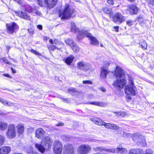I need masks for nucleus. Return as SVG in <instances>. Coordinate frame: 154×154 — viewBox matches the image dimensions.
Masks as SVG:
<instances>
[{
    "instance_id": "obj_54",
    "label": "nucleus",
    "mask_w": 154,
    "mask_h": 154,
    "mask_svg": "<svg viewBox=\"0 0 154 154\" xmlns=\"http://www.w3.org/2000/svg\"><path fill=\"white\" fill-rule=\"evenodd\" d=\"M7 114V113H5V112H2V111L0 110V115H6Z\"/></svg>"
},
{
    "instance_id": "obj_52",
    "label": "nucleus",
    "mask_w": 154,
    "mask_h": 154,
    "mask_svg": "<svg viewBox=\"0 0 154 154\" xmlns=\"http://www.w3.org/2000/svg\"><path fill=\"white\" fill-rule=\"evenodd\" d=\"M130 95H127L126 97V98L128 100H130L131 99L132 97L131 96H130Z\"/></svg>"
},
{
    "instance_id": "obj_1",
    "label": "nucleus",
    "mask_w": 154,
    "mask_h": 154,
    "mask_svg": "<svg viewBox=\"0 0 154 154\" xmlns=\"http://www.w3.org/2000/svg\"><path fill=\"white\" fill-rule=\"evenodd\" d=\"M124 74L123 70L120 67L116 66L115 75L116 76V80L114 82L113 85L117 88L123 87L126 83L125 80L122 77Z\"/></svg>"
},
{
    "instance_id": "obj_61",
    "label": "nucleus",
    "mask_w": 154,
    "mask_h": 154,
    "mask_svg": "<svg viewBox=\"0 0 154 154\" xmlns=\"http://www.w3.org/2000/svg\"><path fill=\"white\" fill-rule=\"evenodd\" d=\"M6 58H5V57H2L1 58L0 60H3L4 61L5 60Z\"/></svg>"
},
{
    "instance_id": "obj_43",
    "label": "nucleus",
    "mask_w": 154,
    "mask_h": 154,
    "mask_svg": "<svg viewBox=\"0 0 154 154\" xmlns=\"http://www.w3.org/2000/svg\"><path fill=\"white\" fill-rule=\"evenodd\" d=\"M83 83L84 84H92V82L91 81L88 80L83 81Z\"/></svg>"
},
{
    "instance_id": "obj_57",
    "label": "nucleus",
    "mask_w": 154,
    "mask_h": 154,
    "mask_svg": "<svg viewBox=\"0 0 154 154\" xmlns=\"http://www.w3.org/2000/svg\"><path fill=\"white\" fill-rule=\"evenodd\" d=\"M35 14L37 15H39V16H40L41 14V13L38 10L37 11Z\"/></svg>"
},
{
    "instance_id": "obj_59",
    "label": "nucleus",
    "mask_w": 154,
    "mask_h": 154,
    "mask_svg": "<svg viewBox=\"0 0 154 154\" xmlns=\"http://www.w3.org/2000/svg\"><path fill=\"white\" fill-rule=\"evenodd\" d=\"M11 69L12 70V72L13 73H15L16 72V71L12 67L11 68Z\"/></svg>"
},
{
    "instance_id": "obj_47",
    "label": "nucleus",
    "mask_w": 154,
    "mask_h": 154,
    "mask_svg": "<svg viewBox=\"0 0 154 154\" xmlns=\"http://www.w3.org/2000/svg\"><path fill=\"white\" fill-rule=\"evenodd\" d=\"M107 2L108 4L110 5L113 4V0H107Z\"/></svg>"
},
{
    "instance_id": "obj_56",
    "label": "nucleus",
    "mask_w": 154,
    "mask_h": 154,
    "mask_svg": "<svg viewBox=\"0 0 154 154\" xmlns=\"http://www.w3.org/2000/svg\"><path fill=\"white\" fill-rule=\"evenodd\" d=\"M4 62H5L6 63L8 64L9 65H10L11 64V63L9 62L6 59H5Z\"/></svg>"
},
{
    "instance_id": "obj_9",
    "label": "nucleus",
    "mask_w": 154,
    "mask_h": 154,
    "mask_svg": "<svg viewBox=\"0 0 154 154\" xmlns=\"http://www.w3.org/2000/svg\"><path fill=\"white\" fill-rule=\"evenodd\" d=\"M6 26L7 32L10 34H13L19 29V26L14 22L6 24Z\"/></svg>"
},
{
    "instance_id": "obj_36",
    "label": "nucleus",
    "mask_w": 154,
    "mask_h": 154,
    "mask_svg": "<svg viewBox=\"0 0 154 154\" xmlns=\"http://www.w3.org/2000/svg\"><path fill=\"white\" fill-rule=\"evenodd\" d=\"M105 151H106L108 152H111L112 153H115L116 151L115 148L107 149L105 148Z\"/></svg>"
},
{
    "instance_id": "obj_2",
    "label": "nucleus",
    "mask_w": 154,
    "mask_h": 154,
    "mask_svg": "<svg viewBox=\"0 0 154 154\" xmlns=\"http://www.w3.org/2000/svg\"><path fill=\"white\" fill-rule=\"evenodd\" d=\"M53 140L50 137L47 136L42 141V144L35 143V147L41 153H44L45 150L50 149L52 145Z\"/></svg>"
},
{
    "instance_id": "obj_6",
    "label": "nucleus",
    "mask_w": 154,
    "mask_h": 154,
    "mask_svg": "<svg viewBox=\"0 0 154 154\" xmlns=\"http://www.w3.org/2000/svg\"><path fill=\"white\" fill-rule=\"evenodd\" d=\"M16 132L15 125L13 124H10L8 127L6 132V136L7 138L12 139L16 136Z\"/></svg>"
},
{
    "instance_id": "obj_29",
    "label": "nucleus",
    "mask_w": 154,
    "mask_h": 154,
    "mask_svg": "<svg viewBox=\"0 0 154 154\" xmlns=\"http://www.w3.org/2000/svg\"><path fill=\"white\" fill-rule=\"evenodd\" d=\"M67 91L66 92L71 93L73 95L77 93L76 89L72 88L68 89Z\"/></svg>"
},
{
    "instance_id": "obj_55",
    "label": "nucleus",
    "mask_w": 154,
    "mask_h": 154,
    "mask_svg": "<svg viewBox=\"0 0 154 154\" xmlns=\"http://www.w3.org/2000/svg\"><path fill=\"white\" fill-rule=\"evenodd\" d=\"M37 28L40 30H42V26L41 25H38L37 26Z\"/></svg>"
},
{
    "instance_id": "obj_18",
    "label": "nucleus",
    "mask_w": 154,
    "mask_h": 154,
    "mask_svg": "<svg viewBox=\"0 0 154 154\" xmlns=\"http://www.w3.org/2000/svg\"><path fill=\"white\" fill-rule=\"evenodd\" d=\"M71 27L70 28V30L71 32H78V34L77 35V38L79 40H80L78 38V36L79 35L80 32H84L85 31L83 30H82L81 31H79V29L77 27L75 23L73 22H71Z\"/></svg>"
},
{
    "instance_id": "obj_58",
    "label": "nucleus",
    "mask_w": 154,
    "mask_h": 154,
    "mask_svg": "<svg viewBox=\"0 0 154 154\" xmlns=\"http://www.w3.org/2000/svg\"><path fill=\"white\" fill-rule=\"evenodd\" d=\"M3 75L5 76L8 77V78H11V77L10 76V75L8 74H4Z\"/></svg>"
},
{
    "instance_id": "obj_63",
    "label": "nucleus",
    "mask_w": 154,
    "mask_h": 154,
    "mask_svg": "<svg viewBox=\"0 0 154 154\" xmlns=\"http://www.w3.org/2000/svg\"><path fill=\"white\" fill-rule=\"evenodd\" d=\"M11 59H12V60L13 61H14V62H16V60L14 59H12V58Z\"/></svg>"
},
{
    "instance_id": "obj_23",
    "label": "nucleus",
    "mask_w": 154,
    "mask_h": 154,
    "mask_svg": "<svg viewBox=\"0 0 154 154\" xmlns=\"http://www.w3.org/2000/svg\"><path fill=\"white\" fill-rule=\"evenodd\" d=\"M18 15L21 18L29 20H30V16L26 12L22 11H20L18 13Z\"/></svg>"
},
{
    "instance_id": "obj_34",
    "label": "nucleus",
    "mask_w": 154,
    "mask_h": 154,
    "mask_svg": "<svg viewBox=\"0 0 154 154\" xmlns=\"http://www.w3.org/2000/svg\"><path fill=\"white\" fill-rule=\"evenodd\" d=\"M102 10L104 13L107 14H109L111 12V9L107 7L104 8Z\"/></svg>"
},
{
    "instance_id": "obj_49",
    "label": "nucleus",
    "mask_w": 154,
    "mask_h": 154,
    "mask_svg": "<svg viewBox=\"0 0 154 154\" xmlns=\"http://www.w3.org/2000/svg\"><path fill=\"white\" fill-rule=\"evenodd\" d=\"M113 28L114 31L116 32H118L119 31V27L118 26H114Z\"/></svg>"
},
{
    "instance_id": "obj_27",
    "label": "nucleus",
    "mask_w": 154,
    "mask_h": 154,
    "mask_svg": "<svg viewBox=\"0 0 154 154\" xmlns=\"http://www.w3.org/2000/svg\"><path fill=\"white\" fill-rule=\"evenodd\" d=\"M0 102L3 105L8 106H11L13 105V103L9 102L7 101L4 100V99L0 98Z\"/></svg>"
},
{
    "instance_id": "obj_17",
    "label": "nucleus",
    "mask_w": 154,
    "mask_h": 154,
    "mask_svg": "<svg viewBox=\"0 0 154 154\" xmlns=\"http://www.w3.org/2000/svg\"><path fill=\"white\" fill-rule=\"evenodd\" d=\"M45 134V131L41 128L37 129L35 132V136L38 139H42Z\"/></svg>"
},
{
    "instance_id": "obj_12",
    "label": "nucleus",
    "mask_w": 154,
    "mask_h": 154,
    "mask_svg": "<svg viewBox=\"0 0 154 154\" xmlns=\"http://www.w3.org/2000/svg\"><path fill=\"white\" fill-rule=\"evenodd\" d=\"M112 19L115 23H118L120 24L125 21V17L121 13L117 12L113 15Z\"/></svg>"
},
{
    "instance_id": "obj_31",
    "label": "nucleus",
    "mask_w": 154,
    "mask_h": 154,
    "mask_svg": "<svg viewBox=\"0 0 154 154\" xmlns=\"http://www.w3.org/2000/svg\"><path fill=\"white\" fill-rule=\"evenodd\" d=\"M140 45L141 48L143 50H146L147 48V44L146 41L145 40H143L141 42Z\"/></svg>"
},
{
    "instance_id": "obj_38",
    "label": "nucleus",
    "mask_w": 154,
    "mask_h": 154,
    "mask_svg": "<svg viewBox=\"0 0 154 154\" xmlns=\"http://www.w3.org/2000/svg\"><path fill=\"white\" fill-rule=\"evenodd\" d=\"M152 150L149 149H147L145 151V154H152Z\"/></svg>"
},
{
    "instance_id": "obj_60",
    "label": "nucleus",
    "mask_w": 154,
    "mask_h": 154,
    "mask_svg": "<svg viewBox=\"0 0 154 154\" xmlns=\"http://www.w3.org/2000/svg\"><path fill=\"white\" fill-rule=\"evenodd\" d=\"M49 42H50V43H51V44H53V40L52 39H50L49 40Z\"/></svg>"
},
{
    "instance_id": "obj_14",
    "label": "nucleus",
    "mask_w": 154,
    "mask_h": 154,
    "mask_svg": "<svg viewBox=\"0 0 154 154\" xmlns=\"http://www.w3.org/2000/svg\"><path fill=\"white\" fill-rule=\"evenodd\" d=\"M93 122L95 124L99 125H103L107 129H112V124L106 123L98 119H94Z\"/></svg>"
},
{
    "instance_id": "obj_39",
    "label": "nucleus",
    "mask_w": 154,
    "mask_h": 154,
    "mask_svg": "<svg viewBox=\"0 0 154 154\" xmlns=\"http://www.w3.org/2000/svg\"><path fill=\"white\" fill-rule=\"evenodd\" d=\"M119 128V127L116 124H112V129L115 130H118Z\"/></svg>"
},
{
    "instance_id": "obj_3",
    "label": "nucleus",
    "mask_w": 154,
    "mask_h": 154,
    "mask_svg": "<svg viewBox=\"0 0 154 154\" xmlns=\"http://www.w3.org/2000/svg\"><path fill=\"white\" fill-rule=\"evenodd\" d=\"M85 36L88 38L91 41V44L95 46L98 45V41L95 37L92 36L91 34L88 33L86 31H85L84 32H80L79 35L78 36V38L79 39H82Z\"/></svg>"
},
{
    "instance_id": "obj_64",
    "label": "nucleus",
    "mask_w": 154,
    "mask_h": 154,
    "mask_svg": "<svg viewBox=\"0 0 154 154\" xmlns=\"http://www.w3.org/2000/svg\"><path fill=\"white\" fill-rule=\"evenodd\" d=\"M13 154H22V153H15Z\"/></svg>"
},
{
    "instance_id": "obj_7",
    "label": "nucleus",
    "mask_w": 154,
    "mask_h": 154,
    "mask_svg": "<svg viewBox=\"0 0 154 154\" xmlns=\"http://www.w3.org/2000/svg\"><path fill=\"white\" fill-rule=\"evenodd\" d=\"M45 5L48 8H51L55 6L57 2V0H44ZM38 4L40 6H43V0H37Z\"/></svg>"
},
{
    "instance_id": "obj_10",
    "label": "nucleus",
    "mask_w": 154,
    "mask_h": 154,
    "mask_svg": "<svg viewBox=\"0 0 154 154\" xmlns=\"http://www.w3.org/2000/svg\"><path fill=\"white\" fill-rule=\"evenodd\" d=\"M53 146L54 152L56 154H61L62 150V145L61 143L58 140H55Z\"/></svg>"
},
{
    "instance_id": "obj_5",
    "label": "nucleus",
    "mask_w": 154,
    "mask_h": 154,
    "mask_svg": "<svg viewBox=\"0 0 154 154\" xmlns=\"http://www.w3.org/2000/svg\"><path fill=\"white\" fill-rule=\"evenodd\" d=\"M74 11V10L73 9L70 8L67 5L63 11L60 13V17H61L62 19H67L71 16V15L73 13Z\"/></svg>"
},
{
    "instance_id": "obj_51",
    "label": "nucleus",
    "mask_w": 154,
    "mask_h": 154,
    "mask_svg": "<svg viewBox=\"0 0 154 154\" xmlns=\"http://www.w3.org/2000/svg\"><path fill=\"white\" fill-rule=\"evenodd\" d=\"M64 124L62 123L59 122L58 124L56 125L57 126H63Z\"/></svg>"
},
{
    "instance_id": "obj_46",
    "label": "nucleus",
    "mask_w": 154,
    "mask_h": 154,
    "mask_svg": "<svg viewBox=\"0 0 154 154\" xmlns=\"http://www.w3.org/2000/svg\"><path fill=\"white\" fill-rule=\"evenodd\" d=\"M150 4L154 5V0H146Z\"/></svg>"
},
{
    "instance_id": "obj_8",
    "label": "nucleus",
    "mask_w": 154,
    "mask_h": 154,
    "mask_svg": "<svg viewBox=\"0 0 154 154\" xmlns=\"http://www.w3.org/2000/svg\"><path fill=\"white\" fill-rule=\"evenodd\" d=\"M91 149L90 146L88 145H82L78 147V154H87L89 152Z\"/></svg>"
},
{
    "instance_id": "obj_40",
    "label": "nucleus",
    "mask_w": 154,
    "mask_h": 154,
    "mask_svg": "<svg viewBox=\"0 0 154 154\" xmlns=\"http://www.w3.org/2000/svg\"><path fill=\"white\" fill-rule=\"evenodd\" d=\"M131 134L129 133H127L125 132H123V134H122V136L124 137H130Z\"/></svg>"
},
{
    "instance_id": "obj_26",
    "label": "nucleus",
    "mask_w": 154,
    "mask_h": 154,
    "mask_svg": "<svg viewBox=\"0 0 154 154\" xmlns=\"http://www.w3.org/2000/svg\"><path fill=\"white\" fill-rule=\"evenodd\" d=\"M74 57L72 55L66 57L65 60V63L68 65H70L74 59Z\"/></svg>"
},
{
    "instance_id": "obj_13",
    "label": "nucleus",
    "mask_w": 154,
    "mask_h": 154,
    "mask_svg": "<svg viewBox=\"0 0 154 154\" xmlns=\"http://www.w3.org/2000/svg\"><path fill=\"white\" fill-rule=\"evenodd\" d=\"M132 139L138 145L145 142V140L144 137L141 135L137 134H134L133 135Z\"/></svg>"
},
{
    "instance_id": "obj_42",
    "label": "nucleus",
    "mask_w": 154,
    "mask_h": 154,
    "mask_svg": "<svg viewBox=\"0 0 154 154\" xmlns=\"http://www.w3.org/2000/svg\"><path fill=\"white\" fill-rule=\"evenodd\" d=\"M118 115L122 117H124L125 115V113L124 112H118Z\"/></svg>"
},
{
    "instance_id": "obj_33",
    "label": "nucleus",
    "mask_w": 154,
    "mask_h": 154,
    "mask_svg": "<svg viewBox=\"0 0 154 154\" xmlns=\"http://www.w3.org/2000/svg\"><path fill=\"white\" fill-rule=\"evenodd\" d=\"M73 51L75 52H77L79 51L80 48L79 46L75 43V45H73L71 47Z\"/></svg>"
},
{
    "instance_id": "obj_41",
    "label": "nucleus",
    "mask_w": 154,
    "mask_h": 154,
    "mask_svg": "<svg viewBox=\"0 0 154 154\" xmlns=\"http://www.w3.org/2000/svg\"><path fill=\"white\" fill-rule=\"evenodd\" d=\"M48 48L50 50H54L56 48V47L53 45H50L48 46Z\"/></svg>"
},
{
    "instance_id": "obj_45",
    "label": "nucleus",
    "mask_w": 154,
    "mask_h": 154,
    "mask_svg": "<svg viewBox=\"0 0 154 154\" xmlns=\"http://www.w3.org/2000/svg\"><path fill=\"white\" fill-rule=\"evenodd\" d=\"M127 24L129 26H131L133 25V22L131 20H128L127 21Z\"/></svg>"
},
{
    "instance_id": "obj_15",
    "label": "nucleus",
    "mask_w": 154,
    "mask_h": 154,
    "mask_svg": "<svg viewBox=\"0 0 154 154\" xmlns=\"http://www.w3.org/2000/svg\"><path fill=\"white\" fill-rule=\"evenodd\" d=\"M77 68L80 69L87 71L90 68L89 63L84 61H80L77 64Z\"/></svg>"
},
{
    "instance_id": "obj_48",
    "label": "nucleus",
    "mask_w": 154,
    "mask_h": 154,
    "mask_svg": "<svg viewBox=\"0 0 154 154\" xmlns=\"http://www.w3.org/2000/svg\"><path fill=\"white\" fill-rule=\"evenodd\" d=\"M37 10L36 9L33 8L31 9V11H30V12L35 13Z\"/></svg>"
},
{
    "instance_id": "obj_62",
    "label": "nucleus",
    "mask_w": 154,
    "mask_h": 154,
    "mask_svg": "<svg viewBox=\"0 0 154 154\" xmlns=\"http://www.w3.org/2000/svg\"><path fill=\"white\" fill-rule=\"evenodd\" d=\"M29 32L30 33V34H32L33 33V32L32 31H29V30H28Z\"/></svg>"
},
{
    "instance_id": "obj_50",
    "label": "nucleus",
    "mask_w": 154,
    "mask_h": 154,
    "mask_svg": "<svg viewBox=\"0 0 154 154\" xmlns=\"http://www.w3.org/2000/svg\"><path fill=\"white\" fill-rule=\"evenodd\" d=\"M31 150L32 151V152H30V153L31 154H38L36 152H34L33 151V148H30Z\"/></svg>"
},
{
    "instance_id": "obj_24",
    "label": "nucleus",
    "mask_w": 154,
    "mask_h": 154,
    "mask_svg": "<svg viewBox=\"0 0 154 154\" xmlns=\"http://www.w3.org/2000/svg\"><path fill=\"white\" fill-rule=\"evenodd\" d=\"M8 125L6 122L0 120V130L4 131L7 129Z\"/></svg>"
},
{
    "instance_id": "obj_53",
    "label": "nucleus",
    "mask_w": 154,
    "mask_h": 154,
    "mask_svg": "<svg viewBox=\"0 0 154 154\" xmlns=\"http://www.w3.org/2000/svg\"><path fill=\"white\" fill-rule=\"evenodd\" d=\"M100 89L101 91L103 92H105L106 91V90L104 88L101 87L100 88Z\"/></svg>"
},
{
    "instance_id": "obj_20",
    "label": "nucleus",
    "mask_w": 154,
    "mask_h": 154,
    "mask_svg": "<svg viewBox=\"0 0 154 154\" xmlns=\"http://www.w3.org/2000/svg\"><path fill=\"white\" fill-rule=\"evenodd\" d=\"M143 150L140 148H134L131 149L128 154H143Z\"/></svg>"
},
{
    "instance_id": "obj_30",
    "label": "nucleus",
    "mask_w": 154,
    "mask_h": 154,
    "mask_svg": "<svg viewBox=\"0 0 154 154\" xmlns=\"http://www.w3.org/2000/svg\"><path fill=\"white\" fill-rule=\"evenodd\" d=\"M66 43L69 45L71 47H72L73 45H75V42H74L72 40L68 39L65 40Z\"/></svg>"
},
{
    "instance_id": "obj_44",
    "label": "nucleus",
    "mask_w": 154,
    "mask_h": 154,
    "mask_svg": "<svg viewBox=\"0 0 154 154\" xmlns=\"http://www.w3.org/2000/svg\"><path fill=\"white\" fill-rule=\"evenodd\" d=\"M34 130V128L32 127H30L28 128L27 129V131L29 133H31L33 132Z\"/></svg>"
},
{
    "instance_id": "obj_28",
    "label": "nucleus",
    "mask_w": 154,
    "mask_h": 154,
    "mask_svg": "<svg viewBox=\"0 0 154 154\" xmlns=\"http://www.w3.org/2000/svg\"><path fill=\"white\" fill-rule=\"evenodd\" d=\"M127 150L122 147H118L116 149V152L117 153H124L126 152Z\"/></svg>"
},
{
    "instance_id": "obj_16",
    "label": "nucleus",
    "mask_w": 154,
    "mask_h": 154,
    "mask_svg": "<svg viewBox=\"0 0 154 154\" xmlns=\"http://www.w3.org/2000/svg\"><path fill=\"white\" fill-rule=\"evenodd\" d=\"M109 65V64L108 62H106L101 67V70L100 76L103 79L106 78V75L109 73V71L107 69V67Z\"/></svg>"
},
{
    "instance_id": "obj_19",
    "label": "nucleus",
    "mask_w": 154,
    "mask_h": 154,
    "mask_svg": "<svg viewBox=\"0 0 154 154\" xmlns=\"http://www.w3.org/2000/svg\"><path fill=\"white\" fill-rule=\"evenodd\" d=\"M11 151V148L10 146H3L0 148V154H9Z\"/></svg>"
},
{
    "instance_id": "obj_11",
    "label": "nucleus",
    "mask_w": 154,
    "mask_h": 154,
    "mask_svg": "<svg viewBox=\"0 0 154 154\" xmlns=\"http://www.w3.org/2000/svg\"><path fill=\"white\" fill-rule=\"evenodd\" d=\"M74 148L73 145L67 143L64 146L63 154H74Z\"/></svg>"
},
{
    "instance_id": "obj_35",
    "label": "nucleus",
    "mask_w": 154,
    "mask_h": 154,
    "mask_svg": "<svg viewBox=\"0 0 154 154\" xmlns=\"http://www.w3.org/2000/svg\"><path fill=\"white\" fill-rule=\"evenodd\" d=\"M105 148L102 146H99L94 148V150L95 152L102 151L103 150H105Z\"/></svg>"
},
{
    "instance_id": "obj_4",
    "label": "nucleus",
    "mask_w": 154,
    "mask_h": 154,
    "mask_svg": "<svg viewBox=\"0 0 154 154\" xmlns=\"http://www.w3.org/2000/svg\"><path fill=\"white\" fill-rule=\"evenodd\" d=\"M136 87L131 79H129V84L125 86V93L127 95H135L136 93Z\"/></svg>"
},
{
    "instance_id": "obj_22",
    "label": "nucleus",
    "mask_w": 154,
    "mask_h": 154,
    "mask_svg": "<svg viewBox=\"0 0 154 154\" xmlns=\"http://www.w3.org/2000/svg\"><path fill=\"white\" fill-rule=\"evenodd\" d=\"M128 10L130 11V13L131 14H135L138 11L137 8L135 5H131L128 6Z\"/></svg>"
},
{
    "instance_id": "obj_37",
    "label": "nucleus",
    "mask_w": 154,
    "mask_h": 154,
    "mask_svg": "<svg viewBox=\"0 0 154 154\" xmlns=\"http://www.w3.org/2000/svg\"><path fill=\"white\" fill-rule=\"evenodd\" d=\"M31 52L32 53L35 54V55H39V56L41 55V54L39 52L35 51V50L34 49H31Z\"/></svg>"
},
{
    "instance_id": "obj_25",
    "label": "nucleus",
    "mask_w": 154,
    "mask_h": 154,
    "mask_svg": "<svg viewBox=\"0 0 154 154\" xmlns=\"http://www.w3.org/2000/svg\"><path fill=\"white\" fill-rule=\"evenodd\" d=\"M88 104L99 106H103L106 105V103L104 102L98 101L90 102H88Z\"/></svg>"
},
{
    "instance_id": "obj_21",
    "label": "nucleus",
    "mask_w": 154,
    "mask_h": 154,
    "mask_svg": "<svg viewBox=\"0 0 154 154\" xmlns=\"http://www.w3.org/2000/svg\"><path fill=\"white\" fill-rule=\"evenodd\" d=\"M18 134L20 135H22L25 129L24 126L21 124H19L16 126Z\"/></svg>"
},
{
    "instance_id": "obj_32",
    "label": "nucleus",
    "mask_w": 154,
    "mask_h": 154,
    "mask_svg": "<svg viewBox=\"0 0 154 154\" xmlns=\"http://www.w3.org/2000/svg\"><path fill=\"white\" fill-rule=\"evenodd\" d=\"M5 138L2 135H0V146L3 145L5 142Z\"/></svg>"
}]
</instances>
